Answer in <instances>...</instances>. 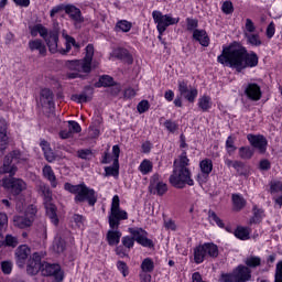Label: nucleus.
Listing matches in <instances>:
<instances>
[{"mask_svg":"<svg viewBox=\"0 0 282 282\" xmlns=\"http://www.w3.org/2000/svg\"><path fill=\"white\" fill-rule=\"evenodd\" d=\"M217 61L220 65L231 67L236 72H243L248 67H257L259 65V55L254 52L248 53L245 46L234 43L223 50Z\"/></svg>","mask_w":282,"mask_h":282,"instance_id":"f257e3e1","label":"nucleus"},{"mask_svg":"<svg viewBox=\"0 0 282 282\" xmlns=\"http://www.w3.org/2000/svg\"><path fill=\"white\" fill-rule=\"evenodd\" d=\"M129 219L127 210L120 209V197L115 195L112 197L110 214L108 216L109 227L111 230L107 232V241L110 246H118L120 243V237L122 232L118 230L120 228V221Z\"/></svg>","mask_w":282,"mask_h":282,"instance_id":"f03ea898","label":"nucleus"},{"mask_svg":"<svg viewBox=\"0 0 282 282\" xmlns=\"http://www.w3.org/2000/svg\"><path fill=\"white\" fill-rule=\"evenodd\" d=\"M188 156H186V151H183L180 161H174V170L172 175L170 176V184L174 186V188H184L187 186H193L195 183L193 178H191V170H188Z\"/></svg>","mask_w":282,"mask_h":282,"instance_id":"7ed1b4c3","label":"nucleus"},{"mask_svg":"<svg viewBox=\"0 0 282 282\" xmlns=\"http://www.w3.org/2000/svg\"><path fill=\"white\" fill-rule=\"evenodd\" d=\"M64 188L68 193H72V195H75V204H85V202H87L88 206H96V202H98L96 191H94V188L87 187L85 183L77 185H72V183H65Z\"/></svg>","mask_w":282,"mask_h":282,"instance_id":"20e7f679","label":"nucleus"},{"mask_svg":"<svg viewBox=\"0 0 282 282\" xmlns=\"http://www.w3.org/2000/svg\"><path fill=\"white\" fill-rule=\"evenodd\" d=\"M130 236H124L121 239L122 246L124 248H128V250H131L133 246L139 243V246H142L143 248H155V243H153V240L149 239V232L142 228H129L128 229Z\"/></svg>","mask_w":282,"mask_h":282,"instance_id":"39448f33","label":"nucleus"},{"mask_svg":"<svg viewBox=\"0 0 282 282\" xmlns=\"http://www.w3.org/2000/svg\"><path fill=\"white\" fill-rule=\"evenodd\" d=\"M94 61V44L86 46V55L82 59H75L69 62V69L73 72H83L84 74L91 73V62Z\"/></svg>","mask_w":282,"mask_h":282,"instance_id":"423d86ee","label":"nucleus"},{"mask_svg":"<svg viewBox=\"0 0 282 282\" xmlns=\"http://www.w3.org/2000/svg\"><path fill=\"white\" fill-rule=\"evenodd\" d=\"M152 18L154 23H156V29L159 34H164L166 32V28L170 25H177L180 23V18H173L169 14H162L161 11H153Z\"/></svg>","mask_w":282,"mask_h":282,"instance_id":"0eeeda50","label":"nucleus"},{"mask_svg":"<svg viewBox=\"0 0 282 282\" xmlns=\"http://www.w3.org/2000/svg\"><path fill=\"white\" fill-rule=\"evenodd\" d=\"M1 186L7 188V191H10L12 195H21V193L28 188V185L23 180L12 176L2 178Z\"/></svg>","mask_w":282,"mask_h":282,"instance_id":"6e6552de","label":"nucleus"},{"mask_svg":"<svg viewBox=\"0 0 282 282\" xmlns=\"http://www.w3.org/2000/svg\"><path fill=\"white\" fill-rule=\"evenodd\" d=\"M42 276H54L55 281H63V270H61L59 264H52L47 262H42L41 269Z\"/></svg>","mask_w":282,"mask_h":282,"instance_id":"1a4fd4ad","label":"nucleus"},{"mask_svg":"<svg viewBox=\"0 0 282 282\" xmlns=\"http://www.w3.org/2000/svg\"><path fill=\"white\" fill-rule=\"evenodd\" d=\"M42 268L43 262L41 261V253L34 252L26 262V273L30 274V276H36Z\"/></svg>","mask_w":282,"mask_h":282,"instance_id":"9d476101","label":"nucleus"},{"mask_svg":"<svg viewBox=\"0 0 282 282\" xmlns=\"http://www.w3.org/2000/svg\"><path fill=\"white\" fill-rule=\"evenodd\" d=\"M64 12L68 14L72 21H74V25L77 30L80 29L82 23H85V17H83V12L78 9V7L74 4H66Z\"/></svg>","mask_w":282,"mask_h":282,"instance_id":"9b49d317","label":"nucleus"},{"mask_svg":"<svg viewBox=\"0 0 282 282\" xmlns=\"http://www.w3.org/2000/svg\"><path fill=\"white\" fill-rule=\"evenodd\" d=\"M169 191L166 183L160 181V175L154 174L150 180L149 192L152 195H159L162 197Z\"/></svg>","mask_w":282,"mask_h":282,"instance_id":"f8f14e48","label":"nucleus"},{"mask_svg":"<svg viewBox=\"0 0 282 282\" xmlns=\"http://www.w3.org/2000/svg\"><path fill=\"white\" fill-rule=\"evenodd\" d=\"M32 254V249L28 245H21L15 249V263L19 268H25L28 257Z\"/></svg>","mask_w":282,"mask_h":282,"instance_id":"ddd939ff","label":"nucleus"},{"mask_svg":"<svg viewBox=\"0 0 282 282\" xmlns=\"http://www.w3.org/2000/svg\"><path fill=\"white\" fill-rule=\"evenodd\" d=\"M247 140L250 142L251 147L258 149L260 153H265L268 149V139L262 134H248Z\"/></svg>","mask_w":282,"mask_h":282,"instance_id":"4468645a","label":"nucleus"},{"mask_svg":"<svg viewBox=\"0 0 282 282\" xmlns=\"http://www.w3.org/2000/svg\"><path fill=\"white\" fill-rule=\"evenodd\" d=\"M234 272L236 274L237 282H248L252 279V270L243 264L234 269Z\"/></svg>","mask_w":282,"mask_h":282,"instance_id":"2eb2a0df","label":"nucleus"},{"mask_svg":"<svg viewBox=\"0 0 282 282\" xmlns=\"http://www.w3.org/2000/svg\"><path fill=\"white\" fill-rule=\"evenodd\" d=\"M93 96H94V87L85 86L82 94L72 96V100H75L76 102H79V104L89 102Z\"/></svg>","mask_w":282,"mask_h":282,"instance_id":"dca6fc26","label":"nucleus"},{"mask_svg":"<svg viewBox=\"0 0 282 282\" xmlns=\"http://www.w3.org/2000/svg\"><path fill=\"white\" fill-rule=\"evenodd\" d=\"M51 54L58 52V32L51 31L48 36L44 40Z\"/></svg>","mask_w":282,"mask_h":282,"instance_id":"f3484780","label":"nucleus"},{"mask_svg":"<svg viewBox=\"0 0 282 282\" xmlns=\"http://www.w3.org/2000/svg\"><path fill=\"white\" fill-rule=\"evenodd\" d=\"M245 94L249 100H261V87L257 84H248Z\"/></svg>","mask_w":282,"mask_h":282,"instance_id":"a211bd4d","label":"nucleus"},{"mask_svg":"<svg viewBox=\"0 0 282 282\" xmlns=\"http://www.w3.org/2000/svg\"><path fill=\"white\" fill-rule=\"evenodd\" d=\"M37 193H39V195H41V197H43L44 204H47L50 202H54V197H53V194H52V189L50 188V185L41 182L37 185Z\"/></svg>","mask_w":282,"mask_h":282,"instance_id":"6ab92c4d","label":"nucleus"},{"mask_svg":"<svg viewBox=\"0 0 282 282\" xmlns=\"http://www.w3.org/2000/svg\"><path fill=\"white\" fill-rule=\"evenodd\" d=\"M40 147L43 151L46 162H50V163L56 162V153L52 149V145L50 144V142L42 140L40 143Z\"/></svg>","mask_w":282,"mask_h":282,"instance_id":"aec40b11","label":"nucleus"},{"mask_svg":"<svg viewBox=\"0 0 282 282\" xmlns=\"http://www.w3.org/2000/svg\"><path fill=\"white\" fill-rule=\"evenodd\" d=\"M18 169L14 164H12V156H4L3 165L0 166V175H6L9 173L10 176L17 173Z\"/></svg>","mask_w":282,"mask_h":282,"instance_id":"412c9836","label":"nucleus"},{"mask_svg":"<svg viewBox=\"0 0 282 282\" xmlns=\"http://www.w3.org/2000/svg\"><path fill=\"white\" fill-rule=\"evenodd\" d=\"M270 191L275 204L282 206V183L279 181L271 182Z\"/></svg>","mask_w":282,"mask_h":282,"instance_id":"4be33fe9","label":"nucleus"},{"mask_svg":"<svg viewBox=\"0 0 282 282\" xmlns=\"http://www.w3.org/2000/svg\"><path fill=\"white\" fill-rule=\"evenodd\" d=\"M29 48L31 52H39L41 56H45L47 54V47L43 41L39 39L29 41Z\"/></svg>","mask_w":282,"mask_h":282,"instance_id":"5701e85b","label":"nucleus"},{"mask_svg":"<svg viewBox=\"0 0 282 282\" xmlns=\"http://www.w3.org/2000/svg\"><path fill=\"white\" fill-rule=\"evenodd\" d=\"M44 207L52 224H54V226H58V215L56 214V205H54V200L44 203Z\"/></svg>","mask_w":282,"mask_h":282,"instance_id":"b1692460","label":"nucleus"},{"mask_svg":"<svg viewBox=\"0 0 282 282\" xmlns=\"http://www.w3.org/2000/svg\"><path fill=\"white\" fill-rule=\"evenodd\" d=\"M193 39L195 41H198V43L203 47H208V45H210V39L208 37V33H206L205 30H198V29L194 30Z\"/></svg>","mask_w":282,"mask_h":282,"instance_id":"393cba45","label":"nucleus"},{"mask_svg":"<svg viewBox=\"0 0 282 282\" xmlns=\"http://www.w3.org/2000/svg\"><path fill=\"white\" fill-rule=\"evenodd\" d=\"M115 58H118L119 61H123V63H127L128 65L133 64V56H131V53L127 51V48H117L113 51Z\"/></svg>","mask_w":282,"mask_h":282,"instance_id":"a878e982","label":"nucleus"},{"mask_svg":"<svg viewBox=\"0 0 282 282\" xmlns=\"http://www.w3.org/2000/svg\"><path fill=\"white\" fill-rule=\"evenodd\" d=\"M34 224L31 219L24 214L23 216H13V225L17 228H21L22 230L25 228H30Z\"/></svg>","mask_w":282,"mask_h":282,"instance_id":"bb28decb","label":"nucleus"},{"mask_svg":"<svg viewBox=\"0 0 282 282\" xmlns=\"http://www.w3.org/2000/svg\"><path fill=\"white\" fill-rule=\"evenodd\" d=\"M67 248V242L61 236H56L53 240L52 250L56 254H62L64 250Z\"/></svg>","mask_w":282,"mask_h":282,"instance_id":"cd10ccee","label":"nucleus"},{"mask_svg":"<svg viewBox=\"0 0 282 282\" xmlns=\"http://www.w3.org/2000/svg\"><path fill=\"white\" fill-rule=\"evenodd\" d=\"M43 175L48 182H51L52 188H56L58 186V182L56 181V174H54V170H52V166L45 165L43 167Z\"/></svg>","mask_w":282,"mask_h":282,"instance_id":"c85d7f7f","label":"nucleus"},{"mask_svg":"<svg viewBox=\"0 0 282 282\" xmlns=\"http://www.w3.org/2000/svg\"><path fill=\"white\" fill-rule=\"evenodd\" d=\"M208 256L206 253V247L205 245H199L198 247L194 248V261L195 263H204V259H206Z\"/></svg>","mask_w":282,"mask_h":282,"instance_id":"c756f323","label":"nucleus"},{"mask_svg":"<svg viewBox=\"0 0 282 282\" xmlns=\"http://www.w3.org/2000/svg\"><path fill=\"white\" fill-rule=\"evenodd\" d=\"M8 122L0 119V147H8Z\"/></svg>","mask_w":282,"mask_h":282,"instance_id":"7c9ffc66","label":"nucleus"},{"mask_svg":"<svg viewBox=\"0 0 282 282\" xmlns=\"http://www.w3.org/2000/svg\"><path fill=\"white\" fill-rule=\"evenodd\" d=\"M120 175V163L117 160H113L112 166L105 167L106 177H118Z\"/></svg>","mask_w":282,"mask_h":282,"instance_id":"2f4dec72","label":"nucleus"},{"mask_svg":"<svg viewBox=\"0 0 282 282\" xmlns=\"http://www.w3.org/2000/svg\"><path fill=\"white\" fill-rule=\"evenodd\" d=\"M204 246L207 257H210L212 259H217L219 257V247H217V245L206 242Z\"/></svg>","mask_w":282,"mask_h":282,"instance_id":"473e14b6","label":"nucleus"},{"mask_svg":"<svg viewBox=\"0 0 282 282\" xmlns=\"http://www.w3.org/2000/svg\"><path fill=\"white\" fill-rule=\"evenodd\" d=\"M200 171L205 177H208L213 173V160L205 159L199 163Z\"/></svg>","mask_w":282,"mask_h":282,"instance_id":"72a5a7b5","label":"nucleus"},{"mask_svg":"<svg viewBox=\"0 0 282 282\" xmlns=\"http://www.w3.org/2000/svg\"><path fill=\"white\" fill-rule=\"evenodd\" d=\"M231 199L236 210L246 208V198H243V196L239 194H232Z\"/></svg>","mask_w":282,"mask_h":282,"instance_id":"f704fd0d","label":"nucleus"},{"mask_svg":"<svg viewBox=\"0 0 282 282\" xmlns=\"http://www.w3.org/2000/svg\"><path fill=\"white\" fill-rule=\"evenodd\" d=\"M113 85V78L109 75H102L99 77V80L95 83V87L100 88V87H112Z\"/></svg>","mask_w":282,"mask_h":282,"instance_id":"c9c22d12","label":"nucleus"},{"mask_svg":"<svg viewBox=\"0 0 282 282\" xmlns=\"http://www.w3.org/2000/svg\"><path fill=\"white\" fill-rule=\"evenodd\" d=\"M41 96L46 100L50 109H54V94L52 90H50V88H44L41 90Z\"/></svg>","mask_w":282,"mask_h":282,"instance_id":"e433bc0d","label":"nucleus"},{"mask_svg":"<svg viewBox=\"0 0 282 282\" xmlns=\"http://www.w3.org/2000/svg\"><path fill=\"white\" fill-rule=\"evenodd\" d=\"M243 263L246 264V268H259L261 265V258L257 256H249L245 259Z\"/></svg>","mask_w":282,"mask_h":282,"instance_id":"4c0bfd02","label":"nucleus"},{"mask_svg":"<svg viewBox=\"0 0 282 282\" xmlns=\"http://www.w3.org/2000/svg\"><path fill=\"white\" fill-rule=\"evenodd\" d=\"M8 228V215L0 213V248L3 246V230Z\"/></svg>","mask_w":282,"mask_h":282,"instance_id":"58836bf2","label":"nucleus"},{"mask_svg":"<svg viewBox=\"0 0 282 282\" xmlns=\"http://www.w3.org/2000/svg\"><path fill=\"white\" fill-rule=\"evenodd\" d=\"M246 39L249 45H252L253 47H259L261 46V37H259V34H248L246 33Z\"/></svg>","mask_w":282,"mask_h":282,"instance_id":"ea45409f","label":"nucleus"},{"mask_svg":"<svg viewBox=\"0 0 282 282\" xmlns=\"http://www.w3.org/2000/svg\"><path fill=\"white\" fill-rule=\"evenodd\" d=\"M235 237H237V239L246 241V239H250V232L248 231V228L237 227V229L235 230Z\"/></svg>","mask_w":282,"mask_h":282,"instance_id":"a19ab883","label":"nucleus"},{"mask_svg":"<svg viewBox=\"0 0 282 282\" xmlns=\"http://www.w3.org/2000/svg\"><path fill=\"white\" fill-rule=\"evenodd\" d=\"M142 272H153L155 270V264L151 258H145L141 263Z\"/></svg>","mask_w":282,"mask_h":282,"instance_id":"79ce46f5","label":"nucleus"},{"mask_svg":"<svg viewBox=\"0 0 282 282\" xmlns=\"http://www.w3.org/2000/svg\"><path fill=\"white\" fill-rule=\"evenodd\" d=\"M239 155L241 160H250L254 155V150L248 147H241L239 149Z\"/></svg>","mask_w":282,"mask_h":282,"instance_id":"37998d69","label":"nucleus"},{"mask_svg":"<svg viewBox=\"0 0 282 282\" xmlns=\"http://www.w3.org/2000/svg\"><path fill=\"white\" fill-rule=\"evenodd\" d=\"M208 219L209 221H215L219 228H225L226 226L224 224V220H221V218H219V216H217V213H215L213 209L208 210Z\"/></svg>","mask_w":282,"mask_h":282,"instance_id":"c03bdc74","label":"nucleus"},{"mask_svg":"<svg viewBox=\"0 0 282 282\" xmlns=\"http://www.w3.org/2000/svg\"><path fill=\"white\" fill-rule=\"evenodd\" d=\"M139 169L143 175H148V173H151L153 171V163H151V161L149 160H143Z\"/></svg>","mask_w":282,"mask_h":282,"instance_id":"a18cd8bd","label":"nucleus"},{"mask_svg":"<svg viewBox=\"0 0 282 282\" xmlns=\"http://www.w3.org/2000/svg\"><path fill=\"white\" fill-rule=\"evenodd\" d=\"M263 219V209H259L257 205L253 206V217L251 218V224H259Z\"/></svg>","mask_w":282,"mask_h":282,"instance_id":"49530a36","label":"nucleus"},{"mask_svg":"<svg viewBox=\"0 0 282 282\" xmlns=\"http://www.w3.org/2000/svg\"><path fill=\"white\" fill-rule=\"evenodd\" d=\"M3 243H6V246H9L10 248H17V246H19V238L12 235H7Z\"/></svg>","mask_w":282,"mask_h":282,"instance_id":"de8ad7c7","label":"nucleus"},{"mask_svg":"<svg viewBox=\"0 0 282 282\" xmlns=\"http://www.w3.org/2000/svg\"><path fill=\"white\" fill-rule=\"evenodd\" d=\"M116 28H118V30H121V32H129L131 28H133V25L127 20H120L119 22H117Z\"/></svg>","mask_w":282,"mask_h":282,"instance_id":"09e8293b","label":"nucleus"},{"mask_svg":"<svg viewBox=\"0 0 282 282\" xmlns=\"http://www.w3.org/2000/svg\"><path fill=\"white\" fill-rule=\"evenodd\" d=\"M198 107L202 111H206L210 107V97L203 96L198 101Z\"/></svg>","mask_w":282,"mask_h":282,"instance_id":"8fccbe9b","label":"nucleus"},{"mask_svg":"<svg viewBox=\"0 0 282 282\" xmlns=\"http://www.w3.org/2000/svg\"><path fill=\"white\" fill-rule=\"evenodd\" d=\"M36 213H39V209L34 205H30L25 210V216L31 219V221L34 223V217H36Z\"/></svg>","mask_w":282,"mask_h":282,"instance_id":"3c124183","label":"nucleus"},{"mask_svg":"<svg viewBox=\"0 0 282 282\" xmlns=\"http://www.w3.org/2000/svg\"><path fill=\"white\" fill-rule=\"evenodd\" d=\"M78 158H80V160H91V158H94V152H91L90 149H85V150H79L77 152Z\"/></svg>","mask_w":282,"mask_h":282,"instance_id":"603ef678","label":"nucleus"},{"mask_svg":"<svg viewBox=\"0 0 282 282\" xmlns=\"http://www.w3.org/2000/svg\"><path fill=\"white\" fill-rule=\"evenodd\" d=\"M197 88H192L188 90L185 95H183L185 100H188V102H195V99L197 98Z\"/></svg>","mask_w":282,"mask_h":282,"instance_id":"864d4df0","label":"nucleus"},{"mask_svg":"<svg viewBox=\"0 0 282 282\" xmlns=\"http://www.w3.org/2000/svg\"><path fill=\"white\" fill-rule=\"evenodd\" d=\"M117 268L120 273H122V276H129V267L127 265V262L124 261H118Z\"/></svg>","mask_w":282,"mask_h":282,"instance_id":"5fc2aeb1","label":"nucleus"},{"mask_svg":"<svg viewBox=\"0 0 282 282\" xmlns=\"http://www.w3.org/2000/svg\"><path fill=\"white\" fill-rule=\"evenodd\" d=\"M221 10L224 14H232V12H235V7L232 6V2L225 1L221 6Z\"/></svg>","mask_w":282,"mask_h":282,"instance_id":"6e6d98bb","label":"nucleus"},{"mask_svg":"<svg viewBox=\"0 0 282 282\" xmlns=\"http://www.w3.org/2000/svg\"><path fill=\"white\" fill-rule=\"evenodd\" d=\"M220 281L221 282H237V275H236L235 271H232V273H224V274H221Z\"/></svg>","mask_w":282,"mask_h":282,"instance_id":"4d7b16f0","label":"nucleus"},{"mask_svg":"<svg viewBox=\"0 0 282 282\" xmlns=\"http://www.w3.org/2000/svg\"><path fill=\"white\" fill-rule=\"evenodd\" d=\"M68 130L73 134L80 133V131H83V129L80 128V124L76 121H68Z\"/></svg>","mask_w":282,"mask_h":282,"instance_id":"13d9d810","label":"nucleus"},{"mask_svg":"<svg viewBox=\"0 0 282 282\" xmlns=\"http://www.w3.org/2000/svg\"><path fill=\"white\" fill-rule=\"evenodd\" d=\"M274 282H282V260L276 263Z\"/></svg>","mask_w":282,"mask_h":282,"instance_id":"bf43d9fd","label":"nucleus"},{"mask_svg":"<svg viewBox=\"0 0 282 282\" xmlns=\"http://www.w3.org/2000/svg\"><path fill=\"white\" fill-rule=\"evenodd\" d=\"M149 100H141L138 106H137V110L140 112V113H147V111H149Z\"/></svg>","mask_w":282,"mask_h":282,"instance_id":"052dcab7","label":"nucleus"},{"mask_svg":"<svg viewBox=\"0 0 282 282\" xmlns=\"http://www.w3.org/2000/svg\"><path fill=\"white\" fill-rule=\"evenodd\" d=\"M186 23H187V30L189 32H193V30H197V25H199V21H197V19L187 18Z\"/></svg>","mask_w":282,"mask_h":282,"instance_id":"680f3d73","label":"nucleus"},{"mask_svg":"<svg viewBox=\"0 0 282 282\" xmlns=\"http://www.w3.org/2000/svg\"><path fill=\"white\" fill-rule=\"evenodd\" d=\"M73 221L78 228H83L85 226V217L83 215L74 214Z\"/></svg>","mask_w":282,"mask_h":282,"instance_id":"e2e57ef3","label":"nucleus"},{"mask_svg":"<svg viewBox=\"0 0 282 282\" xmlns=\"http://www.w3.org/2000/svg\"><path fill=\"white\" fill-rule=\"evenodd\" d=\"M1 270H2L3 274H10L12 272V262L2 261L1 262Z\"/></svg>","mask_w":282,"mask_h":282,"instance_id":"0e129e2a","label":"nucleus"},{"mask_svg":"<svg viewBox=\"0 0 282 282\" xmlns=\"http://www.w3.org/2000/svg\"><path fill=\"white\" fill-rule=\"evenodd\" d=\"M164 127L167 129V131H170V133H175V131H177V123L174 121L166 120L164 122Z\"/></svg>","mask_w":282,"mask_h":282,"instance_id":"69168bd1","label":"nucleus"},{"mask_svg":"<svg viewBox=\"0 0 282 282\" xmlns=\"http://www.w3.org/2000/svg\"><path fill=\"white\" fill-rule=\"evenodd\" d=\"M178 91L181 96H185V94H188V84L184 80L178 82Z\"/></svg>","mask_w":282,"mask_h":282,"instance_id":"338daca9","label":"nucleus"},{"mask_svg":"<svg viewBox=\"0 0 282 282\" xmlns=\"http://www.w3.org/2000/svg\"><path fill=\"white\" fill-rule=\"evenodd\" d=\"M139 279L141 282H151L152 276H151L150 272L142 271L139 274Z\"/></svg>","mask_w":282,"mask_h":282,"instance_id":"774afa93","label":"nucleus"}]
</instances>
